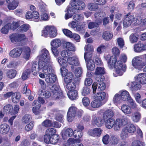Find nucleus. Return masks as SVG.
I'll list each match as a JSON object with an SVG mask.
<instances>
[{
  "mask_svg": "<svg viewBox=\"0 0 146 146\" xmlns=\"http://www.w3.org/2000/svg\"><path fill=\"white\" fill-rule=\"evenodd\" d=\"M120 95L122 100L123 101L128 102L129 100L131 98L129 93L126 90L122 91Z\"/></svg>",
  "mask_w": 146,
  "mask_h": 146,
  "instance_id": "obj_23",
  "label": "nucleus"
},
{
  "mask_svg": "<svg viewBox=\"0 0 146 146\" xmlns=\"http://www.w3.org/2000/svg\"><path fill=\"white\" fill-rule=\"evenodd\" d=\"M92 123L98 126H101L104 123V119L102 117H96L95 115L93 116Z\"/></svg>",
  "mask_w": 146,
  "mask_h": 146,
  "instance_id": "obj_20",
  "label": "nucleus"
},
{
  "mask_svg": "<svg viewBox=\"0 0 146 146\" xmlns=\"http://www.w3.org/2000/svg\"><path fill=\"white\" fill-rule=\"evenodd\" d=\"M102 130L100 128H96L91 130L89 131V135L96 137H99L102 133Z\"/></svg>",
  "mask_w": 146,
  "mask_h": 146,
  "instance_id": "obj_17",
  "label": "nucleus"
},
{
  "mask_svg": "<svg viewBox=\"0 0 146 146\" xmlns=\"http://www.w3.org/2000/svg\"><path fill=\"white\" fill-rule=\"evenodd\" d=\"M30 28V26L28 24H25L21 26L18 29V31L21 33H24L28 31Z\"/></svg>",
  "mask_w": 146,
  "mask_h": 146,
  "instance_id": "obj_43",
  "label": "nucleus"
},
{
  "mask_svg": "<svg viewBox=\"0 0 146 146\" xmlns=\"http://www.w3.org/2000/svg\"><path fill=\"white\" fill-rule=\"evenodd\" d=\"M83 134L82 131L75 130L74 131L73 135L75 138L78 139L82 137Z\"/></svg>",
  "mask_w": 146,
  "mask_h": 146,
  "instance_id": "obj_59",
  "label": "nucleus"
},
{
  "mask_svg": "<svg viewBox=\"0 0 146 146\" xmlns=\"http://www.w3.org/2000/svg\"><path fill=\"white\" fill-rule=\"evenodd\" d=\"M9 38L11 42H18L17 33L10 34L9 36Z\"/></svg>",
  "mask_w": 146,
  "mask_h": 146,
  "instance_id": "obj_50",
  "label": "nucleus"
},
{
  "mask_svg": "<svg viewBox=\"0 0 146 146\" xmlns=\"http://www.w3.org/2000/svg\"><path fill=\"white\" fill-rule=\"evenodd\" d=\"M122 100L120 94H116L113 97V101L115 104H117L121 103Z\"/></svg>",
  "mask_w": 146,
  "mask_h": 146,
  "instance_id": "obj_42",
  "label": "nucleus"
},
{
  "mask_svg": "<svg viewBox=\"0 0 146 146\" xmlns=\"http://www.w3.org/2000/svg\"><path fill=\"white\" fill-rule=\"evenodd\" d=\"M121 109L124 113L126 115L130 114L132 113L131 108L127 104H123L121 106Z\"/></svg>",
  "mask_w": 146,
  "mask_h": 146,
  "instance_id": "obj_24",
  "label": "nucleus"
},
{
  "mask_svg": "<svg viewBox=\"0 0 146 146\" xmlns=\"http://www.w3.org/2000/svg\"><path fill=\"white\" fill-rule=\"evenodd\" d=\"M141 118V114L138 111H136L133 112L131 116L132 120L135 122H139Z\"/></svg>",
  "mask_w": 146,
  "mask_h": 146,
  "instance_id": "obj_32",
  "label": "nucleus"
},
{
  "mask_svg": "<svg viewBox=\"0 0 146 146\" xmlns=\"http://www.w3.org/2000/svg\"><path fill=\"white\" fill-rule=\"evenodd\" d=\"M114 114L113 111L111 110H106L103 114V118L105 120L106 119L111 118Z\"/></svg>",
  "mask_w": 146,
  "mask_h": 146,
  "instance_id": "obj_34",
  "label": "nucleus"
},
{
  "mask_svg": "<svg viewBox=\"0 0 146 146\" xmlns=\"http://www.w3.org/2000/svg\"><path fill=\"white\" fill-rule=\"evenodd\" d=\"M73 134L74 131L71 128H67L62 131V137L65 139L67 137L72 136Z\"/></svg>",
  "mask_w": 146,
  "mask_h": 146,
  "instance_id": "obj_21",
  "label": "nucleus"
},
{
  "mask_svg": "<svg viewBox=\"0 0 146 146\" xmlns=\"http://www.w3.org/2000/svg\"><path fill=\"white\" fill-rule=\"evenodd\" d=\"M117 42L118 46L120 48H122L125 45V42L123 38L121 37H119L117 39Z\"/></svg>",
  "mask_w": 146,
  "mask_h": 146,
  "instance_id": "obj_53",
  "label": "nucleus"
},
{
  "mask_svg": "<svg viewBox=\"0 0 146 146\" xmlns=\"http://www.w3.org/2000/svg\"><path fill=\"white\" fill-rule=\"evenodd\" d=\"M129 133H132L135 132L136 129L135 126L133 124H131L127 127H125Z\"/></svg>",
  "mask_w": 146,
  "mask_h": 146,
  "instance_id": "obj_57",
  "label": "nucleus"
},
{
  "mask_svg": "<svg viewBox=\"0 0 146 146\" xmlns=\"http://www.w3.org/2000/svg\"><path fill=\"white\" fill-rule=\"evenodd\" d=\"M105 72L104 68L103 67H97L95 71V74L97 76H99L98 78L101 79V77L102 74H104L105 73Z\"/></svg>",
  "mask_w": 146,
  "mask_h": 146,
  "instance_id": "obj_35",
  "label": "nucleus"
},
{
  "mask_svg": "<svg viewBox=\"0 0 146 146\" xmlns=\"http://www.w3.org/2000/svg\"><path fill=\"white\" fill-rule=\"evenodd\" d=\"M45 11V9L41 8V11L42 12L40 15V20L46 21L49 20V16L46 13L43 12Z\"/></svg>",
  "mask_w": 146,
  "mask_h": 146,
  "instance_id": "obj_41",
  "label": "nucleus"
},
{
  "mask_svg": "<svg viewBox=\"0 0 146 146\" xmlns=\"http://www.w3.org/2000/svg\"><path fill=\"white\" fill-rule=\"evenodd\" d=\"M67 61L68 63L71 65L72 68H74L75 66H78L80 65L78 58L76 56L68 57L67 59Z\"/></svg>",
  "mask_w": 146,
  "mask_h": 146,
  "instance_id": "obj_11",
  "label": "nucleus"
},
{
  "mask_svg": "<svg viewBox=\"0 0 146 146\" xmlns=\"http://www.w3.org/2000/svg\"><path fill=\"white\" fill-rule=\"evenodd\" d=\"M59 138V136L57 135H54L51 136L50 137V143L52 144H55L58 142Z\"/></svg>",
  "mask_w": 146,
  "mask_h": 146,
  "instance_id": "obj_46",
  "label": "nucleus"
},
{
  "mask_svg": "<svg viewBox=\"0 0 146 146\" xmlns=\"http://www.w3.org/2000/svg\"><path fill=\"white\" fill-rule=\"evenodd\" d=\"M95 98L100 100L101 102L106 99L107 97V95L104 92H98L96 93L95 96Z\"/></svg>",
  "mask_w": 146,
  "mask_h": 146,
  "instance_id": "obj_19",
  "label": "nucleus"
},
{
  "mask_svg": "<svg viewBox=\"0 0 146 146\" xmlns=\"http://www.w3.org/2000/svg\"><path fill=\"white\" fill-rule=\"evenodd\" d=\"M52 122L48 119L44 120L42 123V125L46 127H52Z\"/></svg>",
  "mask_w": 146,
  "mask_h": 146,
  "instance_id": "obj_61",
  "label": "nucleus"
},
{
  "mask_svg": "<svg viewBox=\"0 0 146 146\" xmlns=\"http://www.w3.org/2000/svg\"><path fill=\"white\" fill-rule=\"evenodd\" d=\"M106 127L108 129H111L114 123V119L113 118L104 119Z\"/></svg>",
  "mask_w": 146,
  "mask_h": 146,
  "instance_id": "obj_29",
  "label": "nucleus"
},
{
  "mask_svg": "<svg viewBox=\"0 0 146 146\" xmlns=\"http://www.w3.org/2000/svg\"><path fill=\"white\" fill-rule=\"evenodd\" d=\"M41 52L38 64L34 62L32 66L31 71L34 75H36L38 69L52 66V60L48 51L46 49L44 48L41 50Z\"/></svg>",
  "mask_w": 146,
  "mask_h": 146,
  "instance_id": "obj_2",
  "label": "nucleus"
},
{
  "mask_svg": "<svg viewBox=\"0 0 146 146\" xmlns=\"http://www.w3.org/2000/svg\"><path fill=\"white\" fill-rule=\"evenodd\" d=\"M21 97V94L20 93L18 92L13 93L12 97V102L14 103H17L19 102Z\"/></svg>",
  "mask_w": 146,
  "mask_h": 146,
  "instance_id": "obj_36",
  "label": "nucleus"
},
{
  "mask_svg": "<svg viewBox=\"0 0 146 146\" xmlns=\"http://www.w3.org/2000/svg\"><path fill=\"white\" fill-rule=\"evenodd\" d=\"M50 96L55 100H60L64 97L62 91L59 86L53 85L50 87Z\"/></svg>",
  "mask_w": 146,
  "mask_h": 146,
  "instance_id": "obj_5",
  "label": "nucleus"
},
{
  "mask_svg": "<svg viewBox=\"0 0 146 146\" xmlns=\"http://www.w3.org/2000/svg\"><path fill=\"white\" fill-rule=\"evenodd\" d=\"M8 3L7 7L9 10H14L16 8L19 4L17 0H6Z\"/></svg>",
  "mask_w": 146,
  "mask_h": 146,
  "instance_id": "obj_15",
  "label": "nucleus"
},
{
  "mask_svg": "<svg viewBox=\"0 0 146 146\" xmlns=\"http://www.w3.org/2000/svg\"><path fill=\"white\" fill-rule=\"evenodd\" d=\"M96 80L97 81V82H94L93 83L92 87L93 90V93H95L96 92V90L98 87V89L100 90H104L106 88V86L105 84L103 82L104 80V76H101V79H99L97 77L96 78Z\"/></svg>",
  "mask_w": 146,
  "mask_h": 146,
  "instance_id": "obj_8",
  "label": "nucleus"
},
{
  "mask_svg": "<svg viewBox=\"0 0 146 146\" xmlns=\"http://www.w3.org/2000/svg\"><path fill=\"white\" fill-rule=\"evenodd\" d=\"M113 35L109 31H106L104 32L103 34L102 37L106 40H109L113 37Z\"/></svg>",
  "mask_w": 146,
  "mask_h": 146,
  "instance_id": "obj_39",
  "label": "nucleus"
},
{
  "mask_svg": "<svg viewBox=\"0 0 146 146\" xmlns=\"http://www.w3.org/2000/svg\"><path fill=\"white\" fill-rule=\"evenodd\" d=\"M130 13H128L126 15L123 21V25L124 27L126 28L130 26L133 23L134 16L130 15Z\"/></svg>",
  "mask_w": 146,
  "mask_h": 146,
  "instance_id": "obj_12",
  "label": "nucleus"
},
{
  "mask_svg": "<svg viewBox=\"0 0 146 146\" xmlns=\"http://www.w3.org/2000/svg\"><path fill=\"white\" fill-rule=\"evenodd\" d=\"M135 79L142 84H146V73L138 74L135 77Z\"/></svg>",
  "mask_w": 146,
  "mask_h": 146,
  "instance_id": "obj_16",
  "label": "nucleus"
},
{
  "mask_svg": "<svg viewBox=\"0 0 146 146\" xmlns=\"http://www.w3.org/2000/svg\"><path fill=\"white\" fill-rule=\"evenodd\" d=\"M129 119L127 117H124L122 119H117L114 121L113 129L114 130L119 131L123 126L129 122Z\"/></svg>",
  "mask_w": 146,
  "mask_h": 146,
  "instance_id": "obj_9",
  "label": "nucleus"
},
{
  "mask_svg": "<svg viewBox=\"0 0 146 146\" xmlns=\"http://www.w3.org/2000/svg\"><path fill=\"white\" fill-rule=\"evenodd\" d=\"M131 146H145V144L144 142L139 140H135L132 142Z\"/></svg>",
  "mask_w": 146,
  "mask_h": 146,
  "instance_id": "obj_60",
  "label": "nucleus"
},
{
  "mask_svg": "<svg viewBox=\"0 0 146 146\" xmlns=\"http://www.w3.org/2000/svg\"><path fill=\"white\" fill-rule=\"evenodd\" d=\"M57 61L60 66L62 67H66L68 66L67 60L60 56L58 57L56 59Z\"/></svg>",
  "mask_w": 146,
  "mask_h": 146,
  "instance_id": "obj_30",
  "label": "nucleus"
},
{
  "mask_svg": "<svg viewBox=\"0 0 146 146\" xmlns=\"http://www.w3.org/2000/svg\"><path fill=\"white\" fill-rule=\"evenodd\" d=\"M146 45H145L143 44L139 43L134 45V50L136 52H140L146 49Z\"/></svg>",
  "mask_w": 146,
  "mask_h": 146,
  "instance_id": "obj_28",
  "label": "nucleus"
},
{
  "mask_svg": "<svg viewBox=\"0 0 146 146\" xmlns=\"http://www.w3.org/2000/svg\"><path fill=\"white\" fill-rule=\"evenodd\" d=\"M32 18L36 22H38L40 20L39 13L36 11H33L32 12Z\"/></svg>",
  "mask_w": 146,
  "mask_h": 146,
  "instance_id": "obj_55",
  "label": "nucleus"
},
{
  "mask_svg": "<svg viewBox=\"0 0 146 146\" xmlns=\"http://www.w3.org/2000/svg\"><path fill=\"white\" fill-rule=\"evenodd\" d=\"M73 76L71 72H69L65 77L64 81L66 83H68L71 82V81L72 80Z\"/></svg>",
  "mask_w": 146,
  "mask_h": 146,
  "instance_id": "obj_51",
  "label": "nucleus"
},
{
  "mask_svg": "<svg viewBox=\"0 0 146 146\" xmlns=\"http://www.w3.org/2000/svg\"><path fill=\"white\" fill-rule=\"evenodd\" d=\"M13 107L11 105H7L4 106L3 109V111L5 113H10L11 115V112Z\"/></svg>",
  "mask_w": 146,
  "mask_h": 146,
  "instance_id": "obj_49",
  "label": "nucleus"
},
{
  "mask_svg": "<svg viewBox=\"0 0 146 146\" xmlns=\"http://www.w3.org/2000/svg\"><path fill=\"white\" fill-rule=\"evenodd\" d=\"M130 88L132 91L139 90L141 88V86L138 82L134 81L130 83Z\"/></svg>",
  "mask_w": 146,
  "mask_h": 146,
  "instance_id": "obj_22",
  "label": "nucleus"
},
{
  "mask_svg": "<svg viewBox=\"0 0 146 146\" xmlns=\"http://www.w3.org/2000/svg\"><path fill=\"white\" fill-rule=\"evenodd\" d=\"M50 44L52 47L58 48L61 45V41L59 39H54L51 41Z\"/></svg>",
  "mask_w": 146,
  "mask_h": 146,
  "instance_id": "obj_33",
  "label": "nucleus"
},
{
  "mask_svg": "<svg viewBox=\"0 0 146 146\" xmlns=\"http://www.w3.org/2000/svg\"><path fill=\"white\" fill-rule=\"evenodd\" d=\"M67 95L69 98L71 100H75L78 96L77 91L74 90L69 91Z\"/></svg>",
  "mask_w": 146,
  "mask_h": 146,
  "instance_id": "obj_31",
  "label": "nucleus"
},
{
  "mask_svg": "<svg viewBox=\"0 0 146 146\" xmlns=\"http://www.w3.org/2000/svg\"><path fill=\"white\" fill-rule=\"evenodd\" d=\"M82 73V70L81 68L78 67L75 69V74L76 77H81Z\"/></svg>",
  "mask_w": 146,
  "mask_h": 146,
  "instance_id": "obj_63",
  "label": "nucleus"
},
{
  "mask_svg": "<svg viewBox=\"0 0 146 146\" xmlns=\"http://www.w3.org/2000/svg\"><path fill=\"white\" fill-rule=\"evenodd\" d=\"M17 74L16 71L13 69L8 70L6 72V76L7 77L9 78H13L16 76Z\"/></svg>",
  "mask_w": 146,
  "mask_h": 146,
  "instance_id": "obj_38",
  "label": "nucleus"
},
{
  "mask_svg": "<svg viewBox=\"0 0 146 146\" xmlns=\"http://www.w3.org/2000/svg\"><path fill=\"white\" fill-rule=\"evenodd\" d=\"M133 66L136 69L141 70L146 64L145 62L143 61L141 56H137L134 57L132 61Z\"/></svg>",
  "mask_w": 146,
  "mask_h": 146,
  "instance_id": "obj_10",
  "label": "nucleus"
},
{
  "mask_svg": "<svg viewBox=\"0 0 146 146\" xmlns=\"http://www.w3.org/2000/svg\"><path fill=\"white\" fill-rule=\"evenodd\" d=\"M128 132L127 129L124 128L122 130L120 136L121 138L122 139H125L129 137Z\"/></svg>",
  "mask_w": 146,
  "mask_h": 146,
  "instance_id": "obj_47",
  "label": "nucleus"
},
{
  "mask_svg": "<svg viewBox=\"0 0 146 146\" xmlns=\"http://www.w3.org/2000/svg\"><path fill=\"white\" fill-rule=\"evenodd\" d=\"M10 130V127L6 124H3L0 125V132L5 134L7 133Z\"/></svg>",
  "mask_w": 146,
  "mask_h": 146,
  "instance_id": "obj_26",
  "label": "nucleus"
},
{
  "mask_svg": "<svg viewBox=\"0 0 146 146\" xmlns=\"http://www.w3.org/2000/svg\"><path fill=\"white\" fill-rule=\"evenodd\" d=\"M73 18L77 22V23L80 24V21H82L84 20V17L82 15L78 14L74 15Z\"/></svg>",
  "mask_w": 146,
  "mask_h": 146,
  "instance_id": "obj_45",
  "label": "nucleus"
},
{
  "mask_svg": "<svg viewBox=\"0 0 146 146\" xmlns=\"http://www.w3.org/2000/svg\"><path fill=\"white\" fill-rule=\"evenodd\" d=\"M22 56L26 60H28L30 58L31 50L28 47H24L22 50Z\"/></svg>",
  "mask_w": 146,
  "mask_h": 146,
  "instance_id": "obj_18",
  "label": "nucleus"
},
{
  "mask_svg": "<svg viewBox=\"0 0 146 146\" xmlns=\"http://www.w3.org/2000/svg\"><path fill=\"white\" fill-rule=\"evenodd\" d=\"M105 16V13L104 12L100 11L94 14V17L95 21L96 22H90L88 24V28L89 29H92L98 26L102 23L103 19Z\"/></svg>",
  "mask_w": 146,
  "mask_h": 146,
  "instance_id": "obj_6",
  "label": "nucleus"
},
{
  "mask_svg": "<svg viewBox=\"0 0 146 146\" xmlns=\"http://www.w3.org/2000/svg\"><path fill=\"white\" fill-rule=\"evenodd\" d=\"M85 49L86 51L84 53V58L86 61H87V60H91L90 58L92 56L93 48L92 46L87 45L85 47Z\"/></svg>",
  "mask_w": 146,
  "mask_h": 146,
  "instance_id": "obj_13",
  "label": "nucleus"
},
{
  "mask_svg": "<svg viewBox=\"0 0 146 146\" xmlns=\"http://www.w3.org/2000/svg\"><path fill=\"white\" fill-rule=\"evenodd\" d=\"M37 74L38 71H42L46 75L45 80L48 83H53L55 82L56 80V75L53 73L54 70L52 66H49L46 68L42 69H38Z\"/></svg>",
  "mask_w": 146,
  "mask_h": 146,
  "instance_id": "obj_4",
  "label": "nucleus"
},
{
  "mask_svg": "<svg viewBox=\"0 0 146 146\" xmlns=\"http://www.w3.org/2000/svg\"><path fill=\"white\" fill-rule=\"evenodd\" d=\"M49 35L51 38H54L57 35V30L53 26H47L42 31L41 36L47 37Z\"/></svg>",
  "mask_w": 146,
  "mask_h": 146,
  "instance_id": "obj_7",
  "label": "nucleus"
},
{
  "mask_svg": "<svg viewBox=\"0 0 146 146\" xmlns=\"http://www.w3.org/2000/svg\"><path fill=\"white\" fill-rule=\"evenodd\" d=\"M66 83L67 84L66 85V88L69 91L74 90L76 86L74 83L72 82H70Z\"/></svg>",
  "mask_w": 146,
  "mask_h": 146,
  "instance_id": "obj_54",
  "label": "nucleus"
},
{
  "mask_svg": "<svg viewBox=\"0 0 146 146\" xmlns=\"http://www.w3.org/2000/svg\"><path fill=\"white\" fill-rule=\"evenodd\" d=\"M65 47L68 51H75V47L74 45L71 42H67L65 43Z\"/></svg>",
  "mask_w": 146,
  "mask_h": 146,
  "instance_id": "obj_44",
  "label": "nucleus"
},
{
  "mask_svg": "<svg viewBox=\"0 0 146 146\" xmlns=\"http://www.w3.org/2000/svg\"><path fill=\"white\" fill-rule=\"evenodd\" d=\"M72 54L71 52L68 50H62L61 52V55L62 57L64 58H67L70 56Z\"/></svg>",
  "mask_w": 146,
  "mask_h": 146,
  "instance_id": "obj_56",
  "label": "nucleus"
},
{
  "mask_svg": "<svg viewBox=\"0 0 146 146\" xmlns=\"http://www.w3.org/2000/svg\"><path fill=\"white\" fill-rule=\"evenodd\" d=\"M138 38L136 35L134 34H131L129 36V40L131 43H134L136 42L138 40Z\"/></svg>",
  "mask_w": 146,
  "mask_h": 146,
  "instance_id": "obj_58",
  "label": "nucleus"
},
{
  "mask_svg": "<svg viewBox=\"0 0 146 146\" xmlns=\"http://www.w3.org/2000/svg\"><path fill=\"white\" fill-rule=\"evenodd\" d=\"M87 69L90 70H93L95 67L94 61L92 60H89L86 61Z\"/></svg>",
  "mask_w": 146,
  "mask_h": 146,
  "instance_id": "obj_37",
  "label": "nucleus"
},
{
  "mask_svg": "<svg viewBox=\"0 0 146 146\" xmlns=\"http://www.w3.org/2000/svg\"><path fill=\"white\" fill-rule=\"evenodd\" d=\"M77 108L74 106H72L69 108L68 113L76 115Z\"/></svg>",
  "mask_w": 146,
  "mask_h": 146,
  "instance_id": "obj_64",
  "label": "nucleus"
},
{
  "mask_svg": "<svg viewBox=\"0 0 146 146\" xmlns=\"http://www.w3.org/2000/svg\"><path fill=\"white\" fill-rule=\"evenodd\" d=\"M38 94L40 97L44 98H48L50 96L49 92L46 90L45 89H40Z\"/></svg>",
  "mask_w": 146,
  "mask_h": 146,
  "instance_id": "obj_27",
  "label": "nucleus"
},
{
  "mask_svg": "<svg viewBox=\"0 0 146 146\" xmlns=\"http://www.w3.org/2000/svg\"><path fill=\"white\" fill-rule=\"evenodd\" d=\"M56 133V129L53 128H49L46 131V133L50 136L51 135V136L54 135H56L55 134Z\"/></svg>",
  "mask_w": 146,
  "mask_h": 146,
  "instance_id": "obj_62",
  "label": "nucleus"
},
{
  "mask_svg": "<svg viewBox=\"0 0 146 146\" xmlns=\"http://www.w3.org/2000/svg\"><path fill=\"white\" fill-rule=\"evenodd\" d=\"M105 59L107 60L108 66L111 69L114 67L116 73L119 76L122 75L125 71L126 66L125 64H123L122 62H125L127 59L126 55L124 54H122L119 57V59L117 60L115 57L111 56L108 54L104 56Z\"/></svg>",
  "mask_w": 146,
  "mask_h": 146,
  "instance_id": "obj_1",
  "label": "nucleus"
},
{
  "mask_svg": "<svg viewBox=\"0 0 146 146\" xmlns=\"http://www.w3.org/2000/svg\"><path fill=\"white\" fill-rule=\"evenodd\" d=\"M104 104L103 102H102L100 100L95 98V99L93 100L91 103V107L94 108H98Z\"/></svg>",
  "mask_w": 146,
  "mask_h": 146,
  "instance_id": "obj_25",
  "label": "nucleus"
},
{
  "mask_svg": "<svg viewBox=\"0 0 146 146\" xmlns=\"http://www.w3.org/2000/svg\"><path fill=\"white\" fill-rule=\"evenodd\" d=\"M84 0H72L71 3L73 8H69L67 10V13L65 15V19H67L71 18L74 13V9L82 10L85 7V4L83 2Z\"/></svg>",
  "mask_w": 146,
  "mask_h": 146,
  "instance_id": "obj_3",
  "label": "nucleus"
},
{
  "mask_svg": "<svg viewBox=\"0 0 146 146\" xmlns=\"http://www.w3.org/2000/svg\"><path fill=\"white\" fill-rule=\"evenodd\" d=\"M10 23H8L3 26L1 29V33L3 34H7L9 32V29L10 28Z\"/></svg>",
  "mask_w": 146,
  "mask_h": 146,
  "instance_id": "obj_48",
  "label": "nucleus"
},
{
  "mask_svg": "<svg viewBox=\"0 0 146 146\" xmlns=\"http://www.w3.org/2000/svg\"><path fill=\"white\" fill-rule=\"evenodd\" d=\"M87 7L88 9L90 11H96L98 10L99 7L97 3H90L88 4Z\"/></svg>",
  "mask_w": 146,
  "mask_h": 146,
  "instance_id": "obj_40",
  "label": "nucleus"
},
{
  "mask_svg": "<svg viewBox=\"0 0 146 146\" xmlns=\"http://www.w3.org/2000/svg\"><path fill=\"white\" fill-rule=\"evenodd\" d=\"M31 119V116L29 114H25L22 117V122L25 123L29 122Z\"/></svg>",
  "mask_w": 146,
  "mask_h": 146,
  "instance_id": "obj_52",
  "label": "nucleus"
},
{
  "mask_svg": "<svg viewBox=\"0 0 146 146\" xmlns=\"http://www.w3.org/2000/svg\"><path fill=\"white\" fill-rule=\"evenodd\" d=\"M22 52V50L21 48H15L10 51L9 55L11 57L16 58L19 57Z\"/></svg>",
  "mask_w": 146,
  "mask_h": 146,
  "instance_id": "obj_14",
  "label": "nucleus"
}]
</instances>
